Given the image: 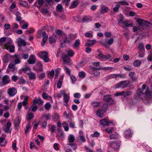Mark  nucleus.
<instances>
[{
    "mask_svg": "<svg viewBox=\"0 0 152 152\" xmlns=\"http://www.w3.org/2000/svg\"><path fill=\"white\" fill-rule=\"evenodd\" d=\"M108 109V104H104L102 105L101 108L99 109L96 111V115L99 117H102L103 116L104 113L106 112Z\"/></svg>",
    "mask_w": 152,
    "mask_h": 152,
    "instance_id": "1",
    "label": "nucleus"
},
{
    "mask_svg": "<svg viewBox=\"0 0 152 152\" xmlns=\"http://www.w3.org/2000/svg\"><path fill=\"white\" fill-rule=\"evenodd\" d=\"M120 6L119 5L117 4L113 8V11L115 12H117L118 11L120 7Z\"/></svg>",
    "mask_w": 152,
    "mask_h": 152,
    "instance_id": "53",
    "label": "nucleus"
},
{
    "mask_svg": "<svg viewBox=\"0 0 152 152\" xmlns=\"http://www.w3.org/2000/svg\"><path fill=\"white\" fill-rule=\"evenodd\" d=\"M103 100L104 101L109 102L111 104H113L115 103L114 100L112 98V96L110 95H104Z\"/></svg>",
    "mask_w": 152,
    "mask_h": 152,
    "instance_id": "4",
    "label": "nucleus"
},
{
    "mask_svg": "<svg viewBox=\"0 0 152 152\" xmlns=\"http://www.w3.org/2000/svg\"><path fill=\"white\" fill-rule=\"evenodd\" d=\"M43 39L47 40L48 38V36L46 32L44 31L42 33Z\"/></svg>",
    "mask_w": 152,
    "mask_h": 152,
    "instance_id": "58",
    "label": "nucleus"
},
{
    "mask_svg": "<svg viewBox=\"0 0 152 152\" xmlns=\"http://www.w3.org/2000/svg\"><path fill=\"white\" fill-rule=\"evenodd\" d=\"M64 70H65L66 73L69 76H71L70 75V71L66 66H64Z\"/></svg>",
    "mask_w": 152,
    "mask_h": 152,
    "instance_id": "44",
    "label": "nucleus"
},
{
    "mask_svg": "<svg viewBox=\"0 0 152 152\" xmlns=\"http://www.w3.org/2000/svg\"><path fill=\"white\" fill-rule=\"evenodd\" d=\"M67 52V54L70 57L72 56L74 54V53L72 50H68Z\"/></svg>",
    "mask_w": 152,
    "mask_h": 152,
    "instance_id": "46",
    "label": "nucleus"
},
{
    "mask_svg": "<svg viewBox=\"0 0 152 152\" xmlns=\"http://www.w3.org/2000/svg\"><path fill=\"white\" fill-rule=\"evenodd\" d=\"M91 17L90 16H85L82 19L83 22H88L89 20L91 19Z\"/></svg>",
    "mask_w": 152,
    "mask_h": 152,
    "instance_id": "30",
    "label": "nucleus"
},
{
    "mask_svg": "<svg viewBox=\"0 0 152 152\" xmlns=\"http://www.w3.org/2000/svg\"><path fill=\"white\" fill-rule=\"evenodd\" d=\"M58 133H59V134L58 136L60 137L61 139H62L64 137L63 132L62 131H61L60 132L59 131L58 132Z\"/></svg>",
    "mask_w": 152,
    "mask_h": 152,
    "instance_id": "64",
    "label": "nucleus"
},
{
    "mask_svg": "<svg viewBox=\"0 0 152 152\" xmlns=\"http://www.w3.org/2000/svg\"><path fill=\"white\" fill-rule=\"evenodd\" d=\"M33 117V115L30 113H28L27 115V118L28 120H30L32 119Z\"/></svg>",
    "mask_w": 152,
    "mask_h": 152,
    "instance_id": "42",
    "label": "nucleus"
},
{
    "mask_svg": "<svg viewBox=\"0 0 152 152\" xmlns=\"http://www.w3.org/2000/svg\"><path fill=\"white\" fill-rule=\"evenodd\" d=\"M133 31L134 32H136L138 30H141L140 26H139L138 27H137L136 26H134L133 27Z\"/></svg>",
    "mask_w": 152,
    "mask_h": 152,
    "instance_id": "51",
    "label": "nucleus"
},
{
    "mask_svg": "<svg viewBox=\"0 0 152 152\" xmlns=\"http://www.w3.org/2000/svg\"><path fill=\"white\" fill-rule=\"evenodd\" d=\"M145 95L147 96H150L151 94V92L149 90V88L148 87H146V89L145 92Z\"/></svg>",
    "mask_w": 152,
    "mask_h": 152,
    "instance_id": "34",
    "label": "nucleus"
},
{
    "mask_svg": "<svg viewBox=\"0 0 152 152\" xmlns=\"http://www.w3.org/2000/svg\"><path fill=\"white\" fill-rule=\"evenodd\" d=\"M144 51H139L138 53H139V56L141 58H142L144 57Z\"/></svg>",
    "mask_w": 152,
    "mask_h": 152,
    "instance_id": "59",
    "label": "nucleus"
},
{
    "mask_svg": "<svg viewBox=\"0 0 152 152\" xmlns=\"http://www.w3.org/2000/svg\"><path fill=\"white\" fill-rule=\"evenodd\" d=\"M75 38V36L72 34H69L68 36L63 41L64 43H69L71 42Z\"/></svg>",
    "mask_w": 152,
    "mask_h": 152,
    "instance_id": "9",
    "label": "nucleus"
},
{
    "mask_svg": "<svg viewBox=\"0 0 152 152\" xmlns=\"http://www.w3.org/2000/svg\"><path fill=\"white\" fill-rule=\"evenodd\" d=\"M113 130V127L108 128L105 129L106 131L108 133L110 134L112 132V131Z\"/></svg>",
    "mask_w": 152,
    "mask_h": 152,
    "instance_id": "49",
    "label": "nucleus"
},
{
    "mask_svg": "<svg viewBox=\"0 0 152 152\" xmlns=\"http://www.w3.org/2000/svg\"><path fill=\"white\" fill-rule=\"evenodd\" d=\"M141 61L137 60L134 61L133 62V65L135 67H138L140 66L141 64Z\"/></svg>",
    "mask_w": 152,
    "mask_h": 152,
    "instance_id": "24",
    "label": "nucleus"
},
{
    "mask_svg": "<svg viewBox=\"0 0 152 152\" xmlns=\"http://www.w3.org/2000/svg\"><path fill=\"white\" fill-rule=\"evenodd\" d=\"M5 48H6V49L7 50H8L9 48V51L10 52H13L14 50L15 47L13 45H11L9 48L6 45L5 46Z\"/></svg>",
    "mask_w": 152,
    "mask_h": 152,
    "instance_id": "32",
    "label": "nucleus"
},
{
    "mask_svg": "<svg viewBox=\"0 0 152 152\" xmlns=\"http://www.w3.org/2000/svg\"><path fill=\"white\" fill-rule=\"evenodd\" d=\"M87 42L85 44V46L86 47H90L93 46V45L96 43V41L95 40H87Z\"/></svg>",
    "mask_w": 152,
    "mask_h": 152,
    "instance_id": "13",
    "label": "nucleus"
},
{
    "mask_svg": "<svg viewBox=\"0 0 152 152\" xmlns=\"http://www.w3.org/2000/svg\"><path fill=\"white\" fill-rule=\"evenodd\" d=\"M40 11L42 14L44 15H46L49 12L48 10L46 8H42L40 9Z\"/></svg>",
    "mask_w": 152,
    "mask_h": 152,
    "instance_id": "31",
    "label": "nucleus"
},
{
    "mask_svg": "<svg viewBox=\"0 0 152 152\" xmlns=\"http://www.w3.org/2000/svg\"><path fill=\"white\" fill-rule=\"evenodd\" d=\"M63 79L64 77L63 76H62L60 77L59 80L58 82L57 83V86L58 88H61L63 83Z\"/></svg>",
    "mask_w": 152,
    "mask_h": 152,
    "instance_id": "16",
    "label": "nucleus"
},
{
    "mask_svg": "<svg viewBox=\"0 0 152 152\" xmlns=\"http://www.w3.org/2000/svg\"><path fill=\"white\" fill-rule=\"evenodd\" d=\"M61 93L63 95L64 102H68L69 100V96L65 93L64 91H61Z\"/></svg>",
    "mask_w": 152,
    "mask_h": 152,
    "instance_id": "12",
    "label": "nucleus"
},
{
    "mask_svg": "<svg viewBox=\"0 0 152 152\" xmlns=\"http://www.w3.org/2000/svg\"><path fill=\"white\" fill-rule=\"evenodd\" d=\"M115 3L119 4L122 5H129V3L126 1H120L118 2H115Z\"/></svg>",
    "mask_w": 152,
    "mask_h": 152,
    "instance_id": "28",
    "label": "nucleus"
},
{
    "mask_svg": "<svg viewBox=\"0 0 152 152\" xmlns=\"http://www.w3.org/2000/svg\"><path fill=\"white\" fill-rule=\"evenodd\" d=\"M2 81L4 85L8 83L10 81L9 77L7 75H4L2 77Z\"/></svg>",
    "mask_w": 152,
    "mask_h": 152,
    "instance_id": "11",
    "label": "nucleus"
},
{
    "mask_svg": "<svg viewBox=\"0 0 152 152\" xmlns=\"http://www.w3.org/2000/svg\"><path fill=\"white\" fill-rule=\"evenodd\" d=\"M19 4L23 7H27L28 6V3L26 1H21L19 3Z\"/></svg>",
    "mask_w": 152,
    "mask_h": 152,
    "instance_id": "33",
    "label": "nucleus"
},
{
    "mask_svg": "<svg viewBox=\"0 0 152 152\" xmlns=\"http://www.w3.org/2000/svg\"><path fill=\"white\" fill-rule=\"evenodd\" d=\"M30 129V124L29 123H28L26 126V129L25 130V134L27 133L29 131V130Z\"/></svg>",
    "mask_w": 152,
    "mask_h": 152,
    "instance_id": "45",
    "label": "nucleus"
},
{
    "mask_svg": "<svg viewBox=\"0 0 152 152\" xmlns=\"http://www.w3.org/2000/svg\"><path fill=\"white\" fill-rule=\"evenodd\" d=\"M110 139H117L118 138V135L117 134H112L110 136Z\"/></svg>",
    "mask_w": 152,
    "mask_h": 152,
    "instance_id": "26",
    "label": "nucleus"
},
{
    "mask_svg": "<svg viewBox=\"0 0 152 152\" xmlns=\"http://www.w3.org/2000/svg\"><path fill=\"white\" fill-rule=\"evenodd\" d=\"M62 58L64 61L69 65L72 64V62L70 58L67 55L64 54L62 56Z\"/></svg>",
    "mask_w": 152,
    "mask_h": 152,
    "instance_id": "7",
    "label": "nucleus"
},
{
    "mask_svg": "<svg viewBox=\"0 0 152 152\" xmlns=\"http://www.w3.org/2000/svg\"><path fill=\"white\" fill-rule=\"evenodd\" d=\"M39 56L45 62H48L50 61L49 58L48 53L46 51L42 52L41 53H40Z\"/></svg>",
    "mask_w": 152,
    "mask_h": 152,
    "instance_id": "2",
    "label": "nucleus"
},
{
    "mask_svg": "<svg viewBox=\"0 0 152 152\" xmlns=\"http://www.w3.org/2000/svg\"><path fill=\"white\" fill-rule=\"evenodd\" d=\"M92 106L95 107H97L100 105V103L99 102H93L91 103Z\"/></svg>",
    "mask_w": 152,
    "mask_h": 152,
    "instance_id": "36",
    "label": "nucleus"
},
{
    "mask_svg": "<svg viewBox=\"0 0 152 152\" xmlns=\"http://www.w3.org/2000/svg\"><path fill=\"white\" fill-rule=\"evenodd\" d=\"M75 143H68L67 144V146L69 147V145H70L72 148L74 150H75L76 147L75 146Z\"/></svg>",
    "mask_w": 152,
    "mask_h": 152,
    "instance_id": "52",
    "label": "nucleus"
},
{
    "mask_svg": "<svg viewBox=\"0 0 152 152\" xmlns=\"http://www.w3.org/2000/svg\"><path fill=\"white\" fill-rule=\"evenodd\" d=\"M25 82V80L22 78H20L19 81L18 82V83L19 84H23Z\"/></svg>",
    "mask_w": 152,
    "mask_h": 152,
    "instance_id": "62",
    "label": "nucleus"
},
{
    "mask_svg": "<svg viewBox=\"0 0 152 152\" xmlns=\"http://www.w3.org/2000/svg\"><path fill=\"white\" fill-rule=\"evenodd\" d=\"M108 8L107 7L103 6L101 7L100 12L102 14H104L107 12L108 10Z\"/></svg>",
    "mask_w": 152,
    "mask_h": 152,
    "instance_id": "17",
    "label": "nucleus"
},
{
    "mask_svg": "<svg viewBox=\"0 0 152 152\" xmlns=\"http://www.w3.org/2000/svg\"><path fill=\"white\" fill-rule=\"evenodd\" d=\"M113 69L112 67H101V69L103 70L104 71L108 70H111Z\"/></svg>",
    "mask_w": 152,
    "mask_h": 152,
    "instance_id": "35",
    "label": "nucleus"
},
{
    "mask_svg": "<svg viewBox=\"0 0 152 152\" xmlns=\"http://www.w3.org/2000/svg\"><path fill=\"white\" fill-rule=\"evenodd\" d=\"M129 85L128 83L126 81H123L120 82L118 84L115 85L116 88H119L121 87L123 88L126 87Z\"/></svg>",
    "mask_w": 152,
    "mask_h": 152,
    "instance_id": "5",
    "label": "nucleus"
},
{
    "mask_svg": "<svg viewBox=\"0 0 152 152\" xmlns=\"http://www.w3.org/2000/svg\"><path fill=\"white\" fill-rule=\"evenodd\" d=\"M78 4V3L76 1H74L69 7L70 9H72L76 7Z\"/></svg>",
    "mask_w": 152,
    "mask_h": 152,
    "instance_id": "40",
    "label": "nucleus"
},
{
    "mask_svg": "<svg viewBox=\"0 0 152 152\" xmlns=\"http://www.w3.org/2000/svg\"><path fill=\"white\" fill-rule=\"evenodd\" d=\"M36 59L35 56L31 54L30 55L27 61L30 64H33L35 63Z\"/></svg>",
    "mask_w": 152,
    "mask_h": 152,
    "instance_id": "8",
    "label": "nucleus"
},
{
    "mask_svg": "<svg viewBox=\"0 0 152 152\" xmlns=\"http://www.w3.org/2000/svg\"><path fill=\"white\" fill-rule=\"evenodd\" d=\"M104 35L106 37H110L112 36L110 32H105L104 33Z\"/></svg>",
    "mask_w": 152,
    "mask_h": 152,
    "instance_id": "61",
    "label": "nucleus"
},
{
    "mask_svg": "<svg viewBox=\"0 0 152 152\" xmlns=\"http://www.w3.org/2000/svg\"><path fill=\"white\" fill-rule=\"evenodd\" d=\"M109 145L110 147L114 151L119 149L120 146V143L117 141L110 142H109Z\"/></svg>",
    "mask_w": 152,
    "mask_h": 152,
    "instance_id": "3",
    "label": "nucleus"
},
{
    "mask_svg": "<svg viewBox=\"0 0 152 152\" xmlns=\"http://www.w3.org/2000/svg\"><path fill=\"white\" fill-rule=\"evenodd\" d=\"M20 13L18 12H17L16 13V20L18 21H20L22 20V18L20 16Z\"/></svg>",
    "mask_w": 152,
    "mask_h": 152,
    "instance_id": "23",
    "label": "nucleus"
},
{
    "mask_svg": "<svg viewBox=\"0 0 152 152\" xmlns=\"http://www.w3.org/2000/svg\"><path fill=\"white\" fill-rule=\"evenodd\" d=\"M132 134L130 130H127L125 131L124 136L127 138L131 137Z\"/></svg>",
    "mask_w": 152,
    "mask_h": 152,
    "instance_id": "21",
    "label": "nucleus"
},
{
    "mask_svg": "<svg viewBox=\"0 0 152 152\" xmlns=\"http://www.w3.org/2000/svg\"><path fill=\"white\" fill-rule=\"evenodd\" d=\"M129 75L133 80L136 81L137 80V78L134 76L135 73L134 72H130L129 74Z\"/></svg>",
    "mask_w": 152,
    "mask_h": 152,
    "instance_id": "22",
    "label": "nucleus"
},
{
    "mask_svg": "<svg viewBox=\"0 0 152 152\" xmlns=\"http://www.w3.org/2000/svg\"><path fill=\"white\" fill-rule=\"evenodd\" d=\"M18 45L19 46H25L26 45V43L25 41L22 39L21 38H20L18 42Z\"/></svg>",
    "mask_w": 152,
    "mask_h": 152,
    "instance_id": "15",
    "label": "nucleus"
},
{
    "mask_svg": "<svg viewBox=\"0 0 152 152\" xmlns=\"http://www.w3.org/2000/svg\"><path fill=\"white\" fill-rule=\"evenodd\" d=\"M67 139L69 142H73L75 141V137L73 135L71 134L69 136Z\"/></svg>",
    "mask_w": 152,
    "mask_h": 152,
    "instance_id": "19",
    "label": "nucleus"
},
{
    "mask_svg": "<svg viewBox=\"0 0 152 152\" xmlns=\"http://www.w3.org/2000/svg\"><path fill=\"white\" fill-rule=\"evenodd\" d=\"M56 127L54 125H53L50 128V131L51 134H53L55 130Z\"/></svg>",
    "mask_w": 152,
    "mask_h": 152,
    "instance_id": "56",
    "label": "nucleus"
},
{
    "mask_svg": "<svg viewBox=\"0 0 152 152\" xmlns=\"http://www.w3.org/2000/svg\"><path fill=\"white\" fill-rule=\"evenodd\" d=\"M12 56L9 54H6L3 57L2 60L4 63H7L9 61H11Z\"/></svg>",
    "mask_w": 152,
    "mask_h": 152,
    "instance_id": "6",
    "label": "nucleus"
},
{
    "mask_svg": "<svg viewBox=\"0 0 152 152\" xmlns=\"http://www.w3.org/2000/svg\"><path fill=\"white\" fill-rule=\"evenodd\" d=\"M86 75V73L83 71L80 72L79 74V77L82 78H84L85 77Z\"/></svg>",
    "mask_w": 152,
    "mask_h": 152,
    "instance_id": "39",
    "label": "nucleus"
},
{
    "mask_svg": "<svg viewBox=\"0 0 152 152\" xmlns=\"http://www.w3.org/2000/svg\"><path fill=\"white\" fill-rule=\"evenodd\" d=\"M100 123L101 125L103 126L109 125L110 123H111V122L108 120L107 119H104L101 120Z\"/></svg>",
    "mask_w": 152,
    "mask_h": 152,
    "instance_id": "14",
    "label": "nucleus"
},
{
    "mask_svg": "<svg viewBox=\"0 0 152 152\" xmlns=\"http://www.w3.org/2000/svg\"><path fill=\"white\" fill-rule=\"evenodd\" d=\"M8 94L10 96H14L17 93L16 89L14 88H10L8 89Z\"/></svg>",
    "mask_w": 152,
    "mask_h": 152,
    "instance_id": "10",
    "label": "nucleus"
},
{
    "mask_svg": "<svg viewBox=\"0 0 152 152\" xmlns=\"http://www.w3.org/2000/svg\"><path fill=\"white\" fill-rule=\"evenodd\" d=\"M20 119L19 117L16 118L14 121V124L16 126H18L20 123Z\"/></svg>",
    "mask_w": 152,
    "mask_h": 152,
    "instance_id": "27",
    "label": "nucleus"
},
{
    "mask_svg": "<svg viewBox=\"0 0 152 152\" xmlns=\"http://www.w3.org/2000/svg\"><path fill=\"white\" fill-rule=\"evenodd\" d=\"M59 72L60 70H59V68L57 69L56 70V74L55 75V79L57 78L58 77L59 75Z\"/></svg>",
    "mask_w": 152,
    "mask_h": 152,
    "instance_id": "63",
    "label": "nucleus"
},
{
    "mask_svg": "<svg viewBox=\"0 0 152 152\" xmlns=\"http://www.w3.org/2000/svg\"><path fill=\"white\" fill-rule=\"evenodd\" d=\"M49 40L50 43L51 44L55 43L56 41V40L53 39V38H52L51 37H49Z\"/></svg>",
    "mask_w": 152,
    "mask_h": 152,
    "instance_id": "55",
    "label": "nucleus"
},
{
    "mask_svg": "<svg viewBox=\"0 0 152 152\" xmlns=\"http://www.w3.org/2000/svg\"><path fill=\"white\" fill-rule=\"evenodd\" d=\"M80 45V40L79 39L76 40L72 45V47L74 48L79 47Z\"/></svg>",
    "mask_w": 152,
    "mask_h": 152,
    "instance_id": "18",
    "label": "nucleus"
},
{
    "mask_svg": "<svg viewBox=\"0 0 152 152\" xmlns=\"http://www.w3.org/2000/svg\"><path fill=\"white\" fill-rule=\"evenodd\" d=\"M149 23L147 20H144L142 26L144 27V26L148 27V26Z\"/></svg>",
    "mask_w": 152,
    "mask_h": 152,
    "instance_id": "50",
    "label": "nucleus"
},
{
    "mask_svg": "<svg viewBox=\"0 0 152 152\" xmlns=\"http://www.w3.org/2000/svg\"><path fill=\"white\" fill-rule=\"evenodd\" d=\"M63 10V8L62 5L60 4H58L56 7V10L59 12H61Z\"/></svg>",
    "mask_w": 152,
    "mask_h": 152,
    "instance_id": "25",
    "label": "nucleus"
},
{
    "mask_svg": "<svg viewBox=\"0 0 152 152\" xmlns=\"http://www.w3.org/2000/svg\"><path fill=\"white\" fill-rule=\"evenodd\" d=\"M99 134L97 132H96L93 134H91V137H97L99 136Z\"/></svg>",
    "mask_w": 152,
    "mask_h": 152,
    "instance_id": "60",
    "label": "nucleus"
},
{
    "mask_svg": "<svg viewBox=\"0 0 152 152\" xmlns=\"http://www.w3.org/2000/svg\"><path fill=\"white\" fill-rule=\"evenodd\" d=\"M28 103V97H25L24 98V101L22 102V104L23 106H25Z\"/></svg>",
    "mask_w": 152,
    "mask_h": 152,
    "instance_id": "43",
    "label": "nucleus"
},
{
    "mask_svg": "<svg viewBox=\"0 0 152 152\" xmlns=\"http://www.w3.org/2000/svg\"><path fill=\"white\" fill-rule=\"evenodd\" d=\"M11 125V124L10 122H9L7 123V126L4 129V131L6 133H8L9 132Z\"/></svg>",
    "mask_w": 152,
    "mask_h": 152,
    "instance_id": "20",
    "label": "nucleus"
},
{
    "mask_svg": "<svg viewBox=\"0 0 152 152\" xmlns=\"http://www.w3.org/2000/svg\"><path fill=\"white\" fill-rule=\"evenodd\" d=\"M111 57V56L110 54H108L107 55H104V60H107L110 59Z\"/></svg>",
    "mask_w": 152,
    "mask_h": 152,
    "instance_id": "41",
    "label": "nucleus"
},
{
    "mask_svg": "<svg viewBox=\"0 0 152 152\" xmlns=\"http://www.w3.org/2000/svg\"><path fill=\"white\" fill-rule=\"evenodd\" d=\"M29 78L31 80L35 79L36 76L35 74L34 73L30 74L29 75Z\"/></svg>",
    "mask_w": 152,
    "mask_h": 152,
    "instance_id": "37",
    "label": "nucleus"
},
{
    "mask_svg": "<svg viewBox=\"0 0 152 152\" xmlns=\"http://www.w3.org/2000/svg\"><path fill=\"white\" fill-rule=\"evenodd\" d=\"M137 93L139 96H141L144 95V93L141 91L140 89H138L137 91Z\"/></svg>",
    "mask_w": 152,
    "mask_h": 152,
    "instance_id": "54",
    "label": "nucleus"
},
{
    "mask_svg": "<svg viewBox=\"0 0 152 152\" xmlns=\"http://www.w3.org/2000/svg\"><path fill=\"white\" fill-rule=\"evenodd\" d=\"M6 37H2L0 39V45L4 42L6 41Z\"/></svg>",
    "mask_w": 152,
    "mask_h": 152,
    "instance_id": "57",
    "label": "nucleus"
},
{
    "mask_svg": "<svg viewBox=\"0 0 152 152\" xmlns=\"http://www.w3.org/2000/svg\"><path fill=\"white\" fill-rule=\"evenodd\" d=\"M106 42L109 45H110L113 44L114 41V39L113 38H111L108 40H106Z\"/></svg>",
    "mask_w": 152,
    "mask_h": 152,
    "instance_id": "48",
    "label": "nucleus"
},
{
    "mask_svg": "<svg viewBox=\"0 0 152 152\" xmlns=\"http://www.w3.org/2000/svg\"><path fill=\"white\" fill-rule=\"evenodd\" d=\"M144 45L142 43H140L138 47V49L139 50V51H144Z\"/></svg>",
    "mask_w": 152,
    "mask_h": 152,
    "instance_id": "29",
    "label": "nucleus"
},
{
    "mask_svg": "<svg viewBox=\"0 0 152 152\" xmlns=\"http://www.w3.org/2000/svg\"><path fill=\"white\" fill-rule=\"evenodd\" d=\"M144 20L141 18H138L137 20V22L140 26H142Z\"/></svg>",
    "mask_w": 152,
    "mask_h": 152,
    "instance_id": "38",
    "label": "nucleus"
},
{
    "mask_svg": "<svg viewBox=\"0 0 152 152\" xmlns=\"http://www.w3.org/2000/svg\"><path fill=\"white\" fill-rule=\"evenodd\" d=\"M45 107L46 110H49L51 107V105L50 103L47 102L45 105Z\"/></svg>",
    "mask_w": 152,
    "mask_h": 152,
    "instance_id": "47",
    "label": "nucleus"
}]
</instances>
